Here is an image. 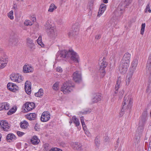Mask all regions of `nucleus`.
Instances as JSON below:
<instances>
[{"label": "nucleus", "mask_w": 151, "mask_h": 151, "mask_svg": "<svg viewBox=\"0 0 151 151\" xmlns=\"http://www.w3.org/2000/svg\"><path fill=\"white\" fill-rule=\"evenodd\" d=\"M59 57L67 59L70 58L71 60L76 63H78L79 62L78 55L73 50H69L68 51L64 50L62 51L58 52L56 55V59H58Z\"/></svg>", "instance_id": "f257e3e1"}, {"label": "nucleus", "mask_w": 151, "mask_h": 151, "mask_svg": "<svg viewBox=\"0 0 151 151\" xmlns=\"http://www.w3.org/2000/svg\"><path fill=\"white\" fill-rule=\"evenodd\" d=\"M133 101L130 95L127 96L126 95L124 99L122 107L121 109L120 115L122 116L124 114L125 110H128L129 111L132 105Z\"/></svg>", "instance_id": "f03ea898"}, {"label": "nucleus", "mask_w": 151, "mask_h": 151, "mask_svg": "<svg viewBox=\"0 0 151 151\" xmlns=\"http://www.w3.org/2000/svg\"><path fill=\"white\" fill-rule=\"evenodd\" d=\"M45 28L48 36L51 38L54 39L57 36V33L54 26L50 24L49 21L48 20L45 24Z\"/></svg>", "instance_id": "7ed1b4c3"}, {"label": "nucleus", "mask_w": 151, "mask_h": 151, "mask_svg": "<svg viewBox=\"0 0 151 151\" xmlns=\"http://www.w3.org/2000/svg\"><path fill=\"white\" fill-rule=\"evenodd\" d=\"M74 87V85L73 83H72L71 81L69 80L63 83L61 88V91L64 94L68 93L72 90L73 88Z\"/></svg>", "instance_id": "20e7f679"}, {"label": "nucleus", "mask_w": 151, "mask_h": 151, "mask_svg": "<svg viewBox=\"0 0 151 151\" xmlns=\"http://www.w3.org/2000/svg\"><path fill=\"white\" fill-rule=\"evenodd\" d=\"M129 63L128 60L122 59L119 67V71L121 73L124 74L126 73L129 66Z\"/></svg>", "instance_id": "39448f33"}, {"label": "nucleus", "mask_w": 151, "mask_h": 151, "mask_svg": "<svg viewBox=\"0 0 151 151\" xmlns=\"http://www.w3.org/2000/svg\"><path fill=\"white\" fill-rule=\"evenodd\" d=\"M79 24L78 23H76L73 24L72 27V29L68 33L69 37H74L77 35L79 31Z\"/></svg>", "instance_id": "423d86ee"}, {"label": "nucleus", "mask_w": 151, "mask_h": 151, "mask_svg": "<svg viewBox=\"0 0 151 151\" xmlns=\"http://www.w3.org/2000/svg\"><path fill=\"white\" fill-rule=\"evenodd\" d=\"M104 59L105 58L104 57L99 70L102 77H104L105 74L106 72L104 69L106 67L107 65V63L106 61H105Z\"/></svg>", "instance_id": "0eeeda50"}, {"label": "nucleus", "mask_w": 151, "mask_h": 151, "mask_svg": "<svg viewBox=\"0 0 151 151\" xmlns=\"http://www.w3.org/2000/svg\"><path fill=\"white\" fill-rule=\"evenodd\" d=\"M73 80L76 83H79L82 80L81 75L80 72L76 71L74 72L72 76Z\"/></svg>", "instance_id": "6e6552de"}, {"label": "nucleus", "mask_w": 151, "mask_h": 151, "mask_svg": "<svg viewBox=\"0 0 151 151\" xmlns=\"http://www.w3.org/2000/svg\"><path fill=\"white\" fill-rule=\"evenodd\" d=\"M10 78L12 81L18 83L21 82L22 81L21 75L19 74H12L10 75Z\"/></svg>", "instance_id": "1a4fd4ad"}, {"label": "nucleus", "mask_w": 151, "mask_h": 151, "mask_svg": "<svg viewBox=\"0 0 151 151\" xmlns=\"http://www.w3.org/2000/svg\"><path fill=\"white\" fill-rule=\"evenodd\" d=\"M24 106L26 109L27 111L24 109V112H27L31 110L34 109L35 107V104L33 102H26L24 105Z\"/></svg>", "instance_id": "9d476101"}, {"label": "nucleus", "mask_w": 151, "mask_h": 151, "mask_svg": "<svg viewBox=\"0 0 151 151\" xmlns=\"http://www.w3.org/2000/svg\"><path fill=\"white\" fill-rule=\"evenodd\" d=\"M50 114L48 111L44 112L42 113L40 119L42 122H46L48 121L50 118Z\"/></svg>", "instance_id": "9b49d317"}, {"label": "nucleus", "mask_w": 151, "mask_h": 151, "mask_svg": "<svg viewBox=\"0 0 151 151\" xmlns=\"http://www.w3.org/2000/svg\"><path fill=\"white\" fill-rule=\"evenodd\" d=\"M7 87L9 90L12 92H15L19 89V87L15 84L10 82L7 84Z\"/></svg>", "instance_id": "f8f14e48"}, {"label": "nucleus", "mask_w": 151, "mask_h": 151, "mask_svg": "<svg viewBox=\"0 0 151 151\" xmlns=\"http://www.w3.org/2000/svg\"><path fill=\"white\" fill-rule=\"evenodd\" d=\"M0 126L5 131H8L10 128L8 122L6 121L2 120L0 121Z\"/></svg>", "instance_id": "ddd939ff"}, {"label": "nucleus", "mask_w": 151, "mask_h": 151, "mask_svg": "<svg viewBox=\"0 0 151 151\" xmlns=\"http://www.w3.org/2000/svg\"><path fill=\"white\" fill-rule=\"evenodd\" d=\"M147 76L148 77V83L147 88L146 91H147L148 89L151 88V69H146Z\"/></svg>", "instance_id": "4468645a"}, {"label": "nucleus", "mask_w": 151, "mask_h": 151, "mask_svg": "<svg viewBox=\"0 0 151 151\" xmlns=\"http://www.w3.org/2000/svg\"><path fill=\"white\" fill-rule=\"evenodd\" d=\"M25 90L26 93L28 94L31 93V82L28 81H26L24 86Z\"/></svg>", "instance_id": "2eb2a0df"}, {"label": "nucleus", "mask_w": 151, "mask_h": 151, "mask_svg": "<svg viewBox=\"0 0 151 151\" xmlns=\"http://www.w3.org/2000/svg\"><path fill=\"white\" fill-rule=\"evenodd\" d=\"M106 5L104 3H102L100 6L97 16L100 17L104 12L106 9Z\"/></svg>", "instance_id": "dca6fc26"}, {"label": "nucleus", "mask_w": 151, "mask_h": 151, "mask_svg": "<svg viewBox=\"0 0 151 151\" xmlns=\"http://www.w3.org/2000/svg\"><path fill=\"white\" fill-rule=\"evenodd\" d=\"M23 70L25 73L31 72L33 71V68L28 65H25L23 67Z\"/></svg>", "instance_id": "f3484780"}, {"label": "nucleus", "mask_w": 151, "mask_h": 151, "mask_svg": "<svg viewBox=\"0 0 151 151\" xmlns=\"http://www.w3.org/2000/svg\"><path fill=\"white\" fill-rule=\"evenodd\" d=\"M9 105L7 103H3L0 104V110H8L9 109Z\"/></svg>", "instance_id": "a211bd4d"}, {"label": "nucleus", "mask_w": 151, "mask_h": 151, "mask_svg": "<svg viewBox=\"0 0 151 151\" xmlns=\"http://www.w3.org/2000/svg\"><path fill=\"white\" fill-rule=\"evenodd\" d=\"M101 96L99 93L96 95L92 100V102L93 103H97L101 100Z\"/></svg>", "instance_id": "6ab92c4d"}, {"label": "nucleus", "mask_w": 151, "mask_h": 151, "mask_svg": "<svg viewBox=\"0 0 151 151\" xmlns=\"http://www.w3.org/2000/svg\"><path fill=\"white\" fill-rule=\"evenodd\" d=\"M73 148L80 151L82 150V145L80 143L76 142L73 145Z\"/></svg>", "instance_id": "aec40b11"}, {"label": "nucleus", "mask_w": 151, "mask_h": 151, "mask_svg": "<svg viewBox=\"0 0 151 151\" xmlns=\"http://www.w3.org/2000/svg\"><path fill=\"white\" fill-rule=\"evenodd\" d=\"M15 136L13 134H8L6 137V140L8 142H10V140H15L16 139Z\"/></svg>", "instance_id": "412c9836"}, {"label": "nucleus", "mask_w": 151, "mask_h": 151, "mask_svg": "<svg viewBox=\"0 0 151 151\" xmlns=\"http://www.w3.org/2000/svg\"><path fill=\"white\" fill-rule=\"evenodd\" d=\"M121 82V80L118 78L116 84L115 85V91L114 92V95L115 94L116 95V94L118 93V90L120 87V84Z\"/></svg>", "instance_id": "4be33fe9"}, {"label": "nucleus", "mask_w": 151, "mask_h": 151, "mask_svg": "<svg viewBox=\"0 0 151 151\" xmlns=\"http://www.w3.org/2000/svg\"><path fill=\"white\" fill-rule=\"evenodd\" d=\"M36 116V114L34 113L29 114L27 115V118L30 120H35Z\"/></svg>", "instance_id": "5701e85b"}, {"label": "nucleus", "mask_w": 151, "mask_h": 151, "mask_svg": "<svg viewBox=\"0 0 151 151\" xmlns=\"http://www.w3.org/2000/svg\"><path fill=\"white\" fill-rule=\"evenodd\" d=\"M9 42L10 44L14 45H17L18 40L14 37H11L9 40Z\"/></svg>", "instance_id": "b1692460"}, {"label": "nucleus", "mask_w": 151, "mask_h": 151, "mask_svg": "<svg viewBox=\"0 0 151 151\" xmlns=\"http://www.w3.org/2000/svg\"><path fill=\"white\" fill-rule=\"evenodd\" d=\"M40 141V140H39L37 137L36 136H33L31 140L32 143L35 145L38 144Z\"/></svg>", "instance_id": "393cba45"}, {"label": "nucleus", "mask_w": 151, "mask_h": 151, "mask_svg": "<svg viewBox=\"0 0 151 151\" xmlns=\"http://www.w3.org/2000/svg\"><path fill=\"white\" fill-rule=\"evenodd\" d=\"M146 69H151V52L150 53L146 66Z\"/></svg>", "instance_id": "a878e982"}, {"label": "nucleus", "mask_w": 151, "mask_h": 151, "mask_svg": "<svg viewBox=\"0 0 151 151\" xmlns=\"http://www.w3.org/2000/svg\"><path fill=\"white\" fill-rule=\"evenodd\" d=\"M131 55L128 52L126 53L124 55L122 59L126 60L130 62Z\"/></svg>", "instance_id": "bb28decb"}, {"label": "nucleus", "mask_w": 151, "mask_h": 151, "mask_svg": "<svg viewBox=\"0 0 151 151\" xmlns=\"http://www.w3.org/2000/svg\"><path fill=\"white\" fill-rule=\"evenodd\" d=\"M20 127L22 128L27 129L29 126V124L26 121H24L23 122L20 123Z\"/></svg>", "instance_id": "cd10ccee"}, {"label": "nucleus", "mask_w": 151, "mask_h": 151, "mask_svg": "<svg viewBox=\"0 0 151 151\" xmlns=\"http://www.w3.org/2000/svg\"><path fill=\"white\" fill-rule=\"evenodd\" d=\"M8 61V58L7 55H4L3 57H1L0 58V62L5 63L7 64Z\"/></svg>", "instance_id": "c85d7f7f"}, {"label": "nucleus", "mask_w": 151, "mask_h": 151, "mask_svg": "<svg viewBox=\"0 0 151 151\" xmlns=\"http://www.w3.org/2000/svg\"><path fill=\"white\" fill-rule=\"evenodd\" d=\"M72 119L73 122L75 124L76 126L77 127L80 125V123L78 119L76 118L75 116H73Z\"/></svg>", "instance_id": "c756f323"}, {"label": "nucleus", "mask_w": 151, "mask_h": 151, "mask_svg": "<svg viewBox=\"0 0 151 151\" xmlns=\"http://www.w3.org/2000/svg\"><path fill=\"white\" fill-rule=\"evenodd\" d=\"M132 73H130V74L126 76V85L127 86H128L130 82L131 78L132 77Z\"/></svg>", "instance_id": "7c9ffc66"}, {"label": "nucleus", "mask_w": 151, "mask_h": 151, "mask_svg": "<svg viewBox=\"0 0 151 151\" xmlns=\"http://www.w3.org/2000/svg\"><path fill=\"white\" fill-rule=\"evenodd\" d=\"M138 64V60L137 59H135L132 61L131 66L132 67V69H135L136 67Z\"/></svg>", "instance_id": "2f4dec72"}, {"label": "nucleus", "mask_w": 151, "mask_h": 151, "mask_svg": "<svg viewBox=\"0 0 151 151\" xmlns=\"http://www.w3.org/2000/svg\"><path fill=\"white\" fill-rule=\"evenodd\" d=\"M43 89L40 88L37 92L35 93V96L37 97H40L43 95Z\"/></svg>", "instance_id": "473e14b6"}, {"label": "nucleus", "mask_w": 151, "mask_h": 151, "mask_svg": "<svg viewBox=\"0 0 151 151\" xmlns=\"http://www.w3.org/2000/svg\"><path fill=\"white\" fill-rule=\"evenodd\" d=\"M56 7L53 4H51L49 8L48 9V11L50 12H52L55 9H56Z\"/></svg>", "instance_id": "72a5a7b5"}, {"label": "nucleus", "mask_w": 151, "mask_h": 151, "mask_svg": "<svg viewBox=\"0 0 151 151\" xmlns=\"http://www.w3.org/2000/svg\"><path fill=\"white\" fill-rule=\"evenodd\" d=\"M16 110L17 108L16 107L15 109H14V108L13 107L8 111L7 114L8 115H11L14 113L16 111Z\"/></svg>", "instance_id": "f704fd0d"}, {"label": "nucleus", "mask_w": 151, "mask_h": 151, "mask_svg": "<svg viewBox=\"0 0 151 151\" xmlns=\"http://www.w3.org/2000/svg\"><path fill=\"white\" fill-rule=\"evenodd\" d=\"M145 27V23H142V24L141 26V29L140 30V34L142 35H143L144 34Z\"/></svg>", "instance_id": "c9c22d12"}, {"label": "nucleus", "mask_w": 151, "mask_h": 151, "mask_svg": "<svg viewBox=\"0 0 151 151\" xmlns=\"http://www.w3.org/2000/svg\"><path fill=\"white\" fill-rule=\"evenodd\" d=\"M58 82H57L55 83L53 86V89L55 91H57L58 89Z\"/></svg>", "instance_id": "e433bc0d"}, {"label": "nucleus", "mask_w": 151, "mask_h": 151, "mask_svg": "<svg viewBox=\"0 0 151 151\" xmlns=\"http://www.w3.org/2000/svg\"><path fill=\"white\" fill-rule=\"evenodd\" d=\"M13 14V11L12 10L10 11L8 14V16L11 19H14Z\"/></svg>", "instance_id": "4c0bfd02"}, {"label": "nucleus", "mask_w": 151, "mask_h": 151, "mask_svg": "<svg viewBox=\"0 0 151 151\" xmlns=\"http://www.w3.org/2000/svg\"><path fill=\"white\" fill-rule=\"evenodd\" d=\"M150 4L149 3L147 4L146 9H145V12H147L148 11L149 13L151 12V10L150 9Z\"/></svg>", "instance_id": "58836bf2"}, {"label": "nucleus", "mask_w": 151, "mask_h": 151, "mask_svg": "<svg viewBox=\"0 0 151 151\" xmlns=\"http://www.w3.org/2000/svg\"><path fill=\"white\" fill-rule=\"evenodd\" d=\"M28 46L30 48V50L31 51H33L35 49V45L34 43L29 45Z\"/></svg>", "instance_id": "ea45409f"}, {"label": "nucleus", "mask_w": 151, "mask_h": 151, "mask_svg": "<svg viewBox=\"0 0 151 151\" xmlns=\"http://www.w3.org/2000/svg\"><path fill=\"white\" fill-rule=\"evenodd\" d=\"M27 45L28 46L29 45H31L34 43L33 42V41L29 38H27Z\"/></svg>", "instance_id": "a19ab883"}, {"label": "nucleus", "mask_w": 151, "mask_h": 151, "mask_svg": "<svg viewBox=\"0 0 151 151\" xmlns=\"http://www.w3.org/2000/svg\"><path fill=\"white\" fill-rule=\"evenodd\" d=\"M37 43L41 47H43L44 46V45L42 43V42L40 40V38L39 37L37 40Z\"/></svg>", "instance_id": "79ce46f5"}, {"label": "nucleus", "mask_w": 151, "mask_h": 151, "mask_svg": "<svg viewBox=\"0 0 151 151\" xmlns=\"http://www.w3.org/2000/svg\"><path fill=\"white\" fill-rule=\"evenodd\" d=\"M24 24L25 25H31L32 24L31 23L30 20H26L25 22H24Z\"/></svg>", "instance_id": "37998d69"}, {"label": "nucleus", "mask_w": 151, "mask_h": 151, "mask_svg": "<svg viewBox=\"0 0 151 151\" xmlns=\"http://www.w3.org/2000/svg\"><path fill=\"white\" fill-rule=\"evenodd\" d=\"M6 65L7 64H6V63H4L0 62V68L3 69L4 68Z\"/></svg>", "instance_id": "c03bdc74"}, {"label": "nucleus", "mask_w": 151, "mask_h": 151, "mask_svg": "<svg viewBox=\"0 0 151 151\" xmlns=\"http://www.w3.org/2000/svg\"><path fill=\"white\" fill-rule=\"evenodd\" d=\"M49 144H44L43 145V150H44L47 151L49 150L48 147Z\"/></svg>", "instance_id": "a18cd8bd"}, {"label": "nucleus", "mask_w": 151, "mask_h": 151, "mask_svg": "<svg viewBox=\"0 0 151 151\" xmlns=\"http://www.w3.org/2000/svg\"><path fill=\"white\" fill-rule=\"evenodd\" d=\"M100 141L98 138H96L95 139V142L96 146L98 147L99 145Z\"/></svg>", "instance_id": "49530a36"}, {"label": "nucleus", "mask_w": 151, "mask_h": 151, "mask_svg": "<svg viewBox=\"0 0 151 151\" xmlns=\"http://www.w3.org/2000/svg\"><path fill=\"white\" fill-rule=\"evenodd\" d=\"M91 111V109H86L84 111H83L82 112V113L83 114H88V113H89Z\"/></svg>", "instance_id": "de8ad7c7"}, {"label": "nucleus", "mask_w": 151, "mask_h": 151, "mask_svg": "<svg viewBox=\"0 0 151 151\" xmlns=\"http://www.w3.org/2000/svg\"><path fill=\"white\" fill-rule=\"evenodd\" d=\"M17 134L19 137H21L23 136L24 133V132L18 131L17 132Z\"/></svg>", "instance_id": "09e8293b"}, {"label": "nucleus", "mask_w": 151, "mask_h": 151, "mask_svg": "<svg viewBox=\"0 0 151 151\" xmlns=\"http://www.w3.org/2000/svg\"><path fill=\"white\" fill-rule=\"evenodd\" d=\"M147 115V111H144L143 114H142V117H143L145 118H145L146 117Z\"/></svg>", "instance_id": "8fccbe9b"}, {"label": "nucleus", "mask_w": 151, "mask_h": 151, "mask_svg": "<svg viewBox=\"0 0 151 151\" xmlns=\"http://www.w3.org/2000/svg\"><path fill=\"white\" fill-rule=\"evenodd\" d=\"M124 92L123 91H122L121 92H120L119 93V99H121L123 95Z\"/></svg>", "instance_id": "3c124183"}, {"label": "nucleus", "mask_w": 151, "mask_h": 151, "mask_svg": "<svg viewBox=\"0 0 151 151\" xmlns=\"http://www.w3.org/2000/svg\"><path fill=\"white\" fill-rule=\"evenodd\" d=\"M56 70L58 72L61 73L62 71V68L60 67H58L56 68Z\"/></svg>", "instance_id": "603ef678"}, {"label": "nucleus", "mask_w": 151, "mask_h": 151, "mask_svg": "<svg viewBox=\"0 0 151 151\" xmlns=\"http://www.w3.org/2000/svg\"><path fill=\"white\" fill-rule=\"evenodd\" d=\"M101 34H99L96 35L95 36V38L96 39L99 40L101 38Z\"/></svg>", "instance_id": "864d4df0"}, {"label": "nucleus", "mask_w": 151, "mask_h": 151, "mask_svg": "<svg viewBox=\"0 0 151 151\" xmlns=\"http://www.w3.org/2000/svg\"><path fill=\"white\" fill-rule=\"evenodd\" d=\"M60 145L62 147H64L66 145L65 143L63 142H61L60 143Z\"/></svg>", "instance_id": "5fc2aeb1"}, {"label": "nucleus", "mask_w": 151, "mask_h": 151, "mask_svg": "<svg viewBox=\"0 0 151 151\" xmlns=\"http://www.w3.org/2000/svg\"><path fill=\"white\" fill-rule=\"evenodd\" d=\"M82 127H85L86 125V124H85V123L84 122V121H83L81 122Z\"/></svg>", "instance_id": "6e6d98bb"}, {"label": "nucleus", "mask_w": 151, "mask_h": 151, "mask_svg": "<svg viewBox=\"0 0 151 151\" xmlns=\"http://www.w3.org/2000/svg\"><path fill=\"white\" fill-rule=\"evenodd\" d=\"M31 20L33 22H34L36 21V19L34 17H32Z\"/></svg>", "instance_id": "4d7b16f0"}, {"label": "nucleus", "mask_w": 151, "mask_h": 151, "mask_svg": "<svg viewBox=\"0 0 151 151\" xmlns=\"http://www.w3.org/2000/svg\"><path fill=\"white\" fill-rule=\"evenodd\" d=\"M80 120L81 122L84 121V118L83 116H81L80 118Z\"/></svg>", "instance_id": "13d9d810"}, {"label": "nucleus", "mask_w": 151, "mask_h": 151, "mask_svg": "<svg viewBox=\"0 0 151 151\" xmlns=\"http://www.w3.org/2000/svg\"><path fill=\"white\" fill-rule=\"evenodd\" d=\"M55 150H56V151H63L59 149V148H55Z\"/></svg>", "instance_id": "bf43d9fd"}, {"label": "nucleus", "mask_w": 151, "mask_h": 151, "mask_svg": "<svg viewBox=\"0 0 151 151\" xmlns=\"http://www.w3.org/2000/svg\"><path fill=\"white\" fill-rule=\"evenodd\" d=\"M139 129L142 130L143 129V127L142 126H139L138 128V130Z\"/></svg>", "instance_id": "052dcab7"}, {"label": "nucleus", "mask_w": 151, "mask_h": 151, "mask_svg": "<svg viewBox=\"0 0 151 151\" xmlns=\"http://www.w3.org/2000/svg\"><path fill=\"white\" fill-rule=\"evenodd\" d=\"M108 0H103V2L104 3L106 4L108 2Z\"/></svg>", "instance_id": "680f3d73"}, {"label": "nucleus", "mask_w": 151, "mask_h": 151, "mask_svg": "<svg viewBox=\"0 0 151 151\" xmlns=\"http://www.w3.org/2000/svg\"><path fill=\"white\" fill-rule=\"evenodd\" d=\"M56 151V150H55V148H54L51 149L49 151Z\"/></svg>", "instance_id": "e2e57ef3"}, {"label": "nucleus", "mask_w": 151, "mask_h": 151, "mask_svg": "<svg viewBox=\"0 0 151 151\" xmlns=\"http://www.w3.org/2000/svg\"><path fill=\"white\" fill-rule=\"evenodd\" d=\"M83 129L84 131H85L86 129V125L85 127H83Z\"/></svg>", "instance_id": "0e129e2a"}, {"label": "nucleus", "mask_w": 151, "mask_h": 151, "mask_svg": "<svg viewBox=\"0 0 151 151\" xmlns=\"http://www.w3.org/2000/svg\"><path fill=\"white\" fill-rule=\"evenodd\" d=\"M86 132H87V133L86 132V134H87V135L88 136H89L90 135V134H89V133H88V132H87V131H86Z\"/></svg>", "instance_id": "69168bd1"}, {"label": "nucleus", "mask_w": 151, "mask_h": 151, "mask_svg": "<svg viewBox=\"0 0 151 151\" xmlns=\"http://www.w3.org/2000/svg\"><path fill=\"white\" fill-rule=\"evenodd\" d=\"M147 151H151V148H149V147Z\"/></svg>", "instance_id": "338daca9"}, {"label": "nucleus", "mask_w": 151, "mask_h": 151, "mask_svg": "<svg viewBox=\"0 0 151 151\" xmlns=\"http://www.w3.org/2000/svg\"><path fill=\"white\" fill-rule=\"evenodd\" d=\"M69 123L71 124L72 123V121L71 120L69 122Z\"/></svg>", "instance_id": "774afa93"}]
</instances>
